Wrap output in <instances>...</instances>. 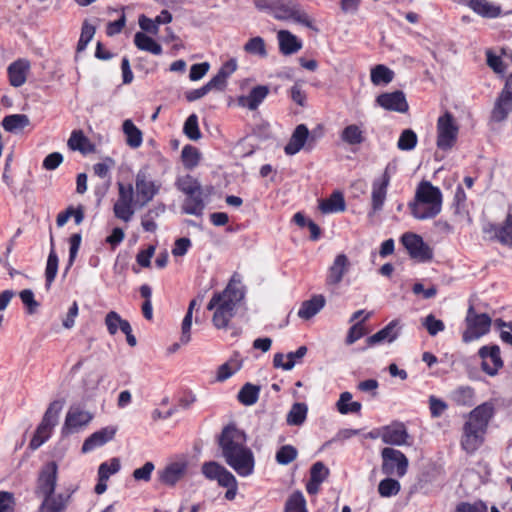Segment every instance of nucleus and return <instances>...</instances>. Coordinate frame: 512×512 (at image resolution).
<instances>
[{
    "label": "nucleus",
    "instance_id": "obj_1",
    "mask_svg": "<svg viewBox=\"0 0 512 512\" xmlns=\"http://www.w3.org/2000/svg\"><path fill=\"white\" fill-rule=\"evenodd\" d=\"M218 445L225 462L242 477L254 472L255 458L246 445L245 433L235 425H227L218 437Z\"/></svg>",
    "mask_w": 512,
    "mask_h": 512
},
{
    "label": "nucleus",
    "instance_id": "obj_2",
    "mask_svg": "<svg viewBox=\"0 0 512 512\" xmlns=\"http://www.w3.org/2000/svg\"><path fill=\"white\" fill-rule=\"evenodd\" d=\"M493 415L494 405L491 402H484L469 413L461 439V446L467 453L475 452L482 445Z\"/></svg>",
    "mask_w": 512,
    "mask_h": 512
},
{
    "label": "nucleus",
    "instance_id": "obj_3",
    "mask_svg": "<svg viewBox=\"0 0 512 512\" xmlns=\"http://www.w3.org/2000/svg\"><path fill=\"white\" fill-rule=\"evenodd\" d=\"M244 293L232 282L222 292H216L207 305V310L214 311L212 323L217 329L228 327L234 317L237 304L243 299Z\"/></svg>",
    "mask_w": 512,
    "mask_h": 512
},
{
    "label": "nucleus",
    "instance_id": "obj_4",
    "mask_svg": "<svg viewBox=\"0 0 512 512\" xmlns=\"http://www.w3.org/2000/svg\"><path fill=\"white\" fill-rule=\"evenodd\" d=\"M253 2L257 9L271 14L277 20H292L312 28L309 15L294 0H253Z\"/></svg>",
    "mask_w": 512,
    "mask_h": 512
},
{
    "label": "nucleus",
    "instance_id": "obj_5",
    "mask_svg": "<svg viewBox=\"0 0 512 512\" xmlns=\"http://www.w3.org/2000/svg\"><path fill=\"white\" fill-rule=\"evenodd\" d=\"M442 193L430 182H421L416 190L415 200L410 204L411 213L418 220L436 216L441 211Z\"/></svg>",
    "mask_w": 512,
    "mask_h": 512
},
{
    "label": "nucleus",
    "instance_id": "obj_6",
    "mask_svg": "<svg viewBox=\"0 0 512 512\" xmlns=\"http://www.w3.org/2000/svg\"><path fill=\"white\" fill-rule=\"evenodd\" d=\"M202 473L209 480H216L222 487H226L225 498L229 501L235 499L238 489V483L235 476L223 465L209 461L202 465Z\"/></svg>",
    "mask_w": 512,
    "mask_h": 512
},
{
    "label": "nucleus",
    "instance_id": "obj_7",
    "mask_svg": "<svg viewBox=\"0 0 512 512\" xmlns=\"http://www.w3.org/2000/svg\"><path fill=\"white\" fill-rule=\"evenodd\" d=\"M459 126L450 113L440 116L437 121V147L441 150H450L456 143Z\"/></svg>",
    "mask_w": 512,
    "mask_h": 512
},
{
    "label": "nucleus",
    "instance_id": "obj_8",
    "mask_svg": "<svg viewBox=\"0 0 512 512\" xmlns=\"http://www.w3.org/2000/svg\"><path fill=\"white\" fill-rule=\"evenodd\" d=\"M467 329L463 333V341L469 343L489 332L491 318L485 314H478L472 306L469 307L466 316Z\"/></svg>",
    "mask_w": 512,
    "mask_h": 512
},
{
    "label": "nucleus",
    "instance_id": "obj_9",
    "mask_svg": "<svg viewBox=\"0 0 512 512\" xmlns=\"http://www.w3.org/2000/svg\"><path fill=\"white\" fill-rule=\"evenodd\" d=\"M381 456L383 459L381 467L383 474L387 476L396 475L398 477H403L406 474L408 459L401 451L386 447L382 450Z\"/></svg>",
    "mask_w": 512,
    "mask_h": 512
},
{
    "label": "nucleus",
    "instance_id": "obj_10",
    "mask_svg": "<svg viewBox=\"0 0 512 512\" xmlns=\"http://www.w3.org/2000/svg\"><path fill=\"white\" fill-rule=\"evenodd\" d=\"M512 112V72L507 76L504 87L495 100L491 119L494 122H502Z\"/></svg>",
    "mask_w": 512,
    "mask_h": 512
},
{
    "label": "nucleus",
    "instance_id": "obj_11",
    "mask_svg": "<svg viewBox=\"0 0 512 512\" xmlns=\"http://www.w3.org/2000/svg\"><path fill=\"white\" fill-rule=\"evenodd\" d=\"M401 242L403 246L407 249L411 258L417 260L418 262H429L433 259V250L432 248L426 244L422 237L413 233H405Z\"/></svg>",
    "mask_w": 512,
    "mask_h": 512
},
{
    "label": "nucleus",
    "instance_id": "obj_12",
    "mask_svg": "<svg viewBox=\"0 0 512 512\" xmlns=\"http://www.w3.org/2000/svg\"><path fill=\"white\" fill-rule=\"evenodd\" d=\"M58 467L55 462L45 464L39 472L35 493L39 497L49 496L55 492Z\"/></svg>",
    "mask_w": 512,
    "mask_h": 512
},
{
    "label": "nucleus",
    "instance_id": "obj_13",
    "mask_svg": "<svg viewBox=\"0 0 512 512\" xmlns=\"http://www.w3.org/2000/svg\"><path fill=\"white\" fill-rule=\"evenodd\" d=\"M136 202L145 205L158 193L160 185L154 182L146 171L140 170L136 175Z\"/></svg>",
    "mask_w": 512,
    "mask_h": 512
},
{
    "label": "nucleus",
    "instance_id": "obj_14",
    "mask_svg": "<svg viewBox=\"0 0 512 512\" xmlns=\"http://www.w3.org/2000/svg\"><path fill=\"white\" fill-rule=\"evenodd\" d=\"M478 355L482 359V370L490 376H495L503 366L498 345L482 346L478 351Z\"/></svg>",
    "mask_w": 512,
    "mask_h": 512
},
{
    "label": "nucleus",
    "instance_id": "obj_15",
    "mask_svg": "<svg viewBox=\"0 0 512 512\" xmlns=\"http://www.w3.org/2000/svg\"><path fill=\"white\" fill-rule=\"evenodd\" d=\"M188 462L185 458L168 463L162 470L158 471V478L161 483L167 486H175L187 473Z\"/></svg>",
    "mask_w": 512,
    "mask_h": 512
},
{
    "label": "nucleus",
    "instance_id": "obj_16",
    "mask_svg": "<svg viewBox=\"0 0 512 512\" xmlns=\"http://www.w3.org/2000/svg\"><path fill=\"white\" fill-rule=\"evenodd\" d=\"M92 418L93 415L88 411H84L77 406L70 407L62 427V434L68 435L78 432L81 428L86 426Z\"/></svg>",
    "mask_w": 512,
    "mask_h": 512
},
{
    "label": "nucleus",
    "instance_id": "obj_17",
    "mask_svg": "<svg viewBox=\"0 0 512 512\" xmlns=\"http://www.w3.org/2000/svg\"><path fill=\"white\" fill-rule=\"evenodd\" d=\"M376 103L385 110L405 113L408 111V103L402 91L382 93L376 98Z\"/></svg>",
    "mask_w": 512,
    "mask_h": 512
},
{
    "label": "nucleus",
    "instance_id": "obj_18",
    "mask_svg": "<svg viewBox=\"0 0 512 512\" xmlns=\"http://www.w3.org/2000/svg\"><path fill=\"white\" fill-rule=\"evenodd\" d=\"M350 265V261L345 254H338L328 269L326 285L333 287L338 286L344 275L349 271Z\"/></svg>",
    "mask_w": 512,
    "mask_h": 512
},
{
    "label": "nucleus",
    "instance_id": "obj_19",
    "mask_svg": "<svg viewBox=\"0 0 512 512\" xmlns=\"http://www.w3.org/2000/svg\"><path fill=\"white\" fill-rule=\"evenodd\" d=\"M380 437L385 444L401 446L407 443L408 432L403 423H392L381 428Z\"/></svg>",
    "mask_w": 512,
    "mask_h": 512
},
{
    "label": "nucleus",
    "instance_id": "obj_20",
    "mask_svg": "<svg viewBox=\"0 0 512 512\" xmlns=\"http://www.w3.org/2000/svg\"><path fill=\"white\" fill-rule=\"evenodd\" d=\"M117 432V427L107 426L91 434L82 445V452L87 453L112 440Z\"/></svg>",
    "mask_w": 512,
    "mask_h": 512
},
{
    "label": "nucleus",
    "instance_id": "obj_21",
    "mask_svg": "<svg viewBox=\"0 0 512 512\" xmlns=\"http://www.w3.org/2000/svg\"><path fill=\"white\" fill-rule=\"evenodd\" d=\"M400 321L394 319L384 328L366 339L368 346H374L383 342L391 343L397 339L400 334Z\"/></svg>",
    "mask_w": 512,
    "mask_h": 512
},
{
    "label": "nucleus",
    "instance_id": "obj_22",
    "mask_svg": "<svg viewBox=\"0 0 512 512\" xmlns=\"http://www.w3.org/2000/svg\"><path fill=\"white\" fill-rule=\"evenodd\" d=\"M485 240L512 247V226H483Z\"/></svg>",
    "mask_w": 512,
    "mask_h": 512
},
{
    "label": "nucleus",
    "instance_id": "obj_23",
    "mask_svg": "<svg viewBox=\"0 0 512 512\" xmlns=\"http://www.w3.org/2000/svg\"><path fill=\"white\" fill-rule=\"evenodd\" d=\"M31 64L27 59H18L8 67V76L10 84L14 87H20L25 84Z\"/></svg>",
    "mask_w": 512,
    "mask_h": 512
},
{
    "label": "nucleus",
    "instance_id": "obj_24",
    "mask_svg": "<svg viewBox=\"0 0 512 512\" xmlns=\"http://www.w3.org/2000/svg\"><path fill=\"white\" fill-rule=\"evenodd\" d=\"M318 208L323 214H334L345 211L346 202L344 194L335 190L327 198L318 201Z\"/></svg>",
    "mask_w": 512,
    "mask_h": 512
},
{
    "label": "nucleus",
    "instance_id": "obj_25",
    "mask_svg": "<svg viewBox=\"0 0 512 512\" xmlns=\"http://www.w3.org/2000/svg\"><path fill=\"white\" fill-rule=\"evenodd\" d=\"M279 50L283 55H292L302 49L301 40L288 30L277 32Z\"/></svg>",
    "mask_w": 512,
    "mask_h": 512
},
{
    "label": "nucleus",
    "instance_id": "obj_26",
    "mask_svg": "<svg viewBox=\"0 0 512 512\" xmlns=\"http://www.w3.org/2000/svg\"><path fill=\"white\" fill-rule=\"evenodd\" d=\"M50 494L49 496L43 497V501L40 505V512H64L69 503L71 494Z\"/></svg>",
    "mask_w": 512,
    "mask_h": 512
},
{
    "label": "nucleus",
    "instance_id": "obj_27",
    "mask_svg": "<svg viewBox=\"0 0 512 512\" xmlns=\"http://www.w3.org/2000/svg\"><path fill=\"white\" fill-rule=\"evenodd\" d=\"M309 138V130L304 124L298 125L293 131L289 142L285 146V153L288 155H295L302 148H304Z\"/></svg>",
    "mask_w": 512,
    "mask_h": 512
},
{
    "label": "nucleus",
    "instance_id": "obj_28",
    "mask_svg": "<svg viewBox=\"0 0 512 512\" xmlns=\"http://www.w3.org/2000/svg\"><path fill=\"white\" fill-rule=\"evenodd\" d=\"M269 88L264 85L254 87L249 95L240 96L238 98V104L242 107H246L249 110H256L262 101L267 97Z\"/></svg>",
    "mask_w": 512,
    "mask_h": 512
},
{
    "label": "nucleus",
    "instance_id": "obj_29",
    "mask_svg": "<svg viewBox=\"0 0 512 512\" xmlns=\"http://www.w3.org/2000/svg\"><path fill=\"white\" fill-rule=\"evenodd\" d=\"M68 147L73 151H79L82 154L95 152V145L85 136L82 130H74L67 141Z\"/></svg>",
    "mask_w": 512,
    "mask_h": 512
},
{
    "label": "nucleus",
    "instance_id": "obj_30",
    "mask_svg": "<svg viewBox=\"0 0 512 512\" xmlns=\"http://www.w3.org/2000/svg\"><path fill=\"white\" fill-rule=\"evenodd\" d=\"M63 408V402L60 400H55L51 402L44 413L40 426L41 431H47L51 434L52 429L57 425L59 414Z\"/></svg>",
    "mask_w": 512,
    "mask_h": 512
},
{
    "label": "nucleus",
    "instance_id": "obj_31",
    "mask_svg": "<svg viewBox=\"0 0 512 512\" xmlns=\"http://www.w3.org/2000/svg\"><path fill=\"white\" fill-rule=\"evenodd\" d=\"M467 5L484 18H496L501 14V7L487 0H469Z\"/></svg>",
    "mask_w": 512,
    "mask_h": 512
},
{
    "label": "nucleus",
    "instance_id": "obj_32",
    "mask_svg": "<svg viewBox=\"0 0 512 512\" xmlns=\"http://www.w3.org/2000/svg\"><path fill=\"white\" fill-rule=\"evenodd\" d=\"M203 300V296H198L195 299H192L189 303L188 310L186 312V315L184 316V319L182 321L181 325V336H180V343L181 344H187L191 340V326H192V315L193 310L196 307H199L201 302Z\"/></svg>",
    "mask_w": 512,
    "mask_h": 512
},
{
    "label": "nucleus",
    "instance_id": "obj_33",
    "mask_svg": "<svg viewBox=\"0 0 512 512\" xmlns=\"http://www.w3.org/2000/svg\"><path fill=\"white\" fill-rule=\"evenodd\" d=\"M325 302L323 295H314L311 299L302 303L298 316L304 320L311 319L325 306Z\"/></svg>",
    "mask_w": 512,
    "mask_h": 512
},
{
    "label": "nucleus",
    "instance_id": "obj_34",
    "mask_svg": "<svg viewBox=\"0 0 512 512\" xmlns=\"http://www.w3.org/2000/svg\"><path fill=\"white\" fill-rule=\"evenodd\" d=\"M176 185L179 190L185 193L188 197L197 201L201 195V186L197 179L190 175L180 176L177 179Z\"/></svg>",
    "mask_w": 512,
    "mask_h": 512
},
{
    "label": "nucleus",
    "instance_id": "obj_35",
    "mask_svg": "<svg viewBox=\"0 0 512 512\" xmlns=\"http://www.w3.org/2000/svg\"><path fill=\"white\" fill-rule=\"evenodd\" d=\"M340 139L348 145H360L364 142V129L361 124H349L340 133Z\"/></svg>",
    "mask_w": 512,
    "mask_h": 512
},
{
    "label": "nucleus",
    "instance_id": "obj_36",
    "mask_svg": "<svg viewBox=\"0 0 512 512\" xmlns=\"http://www.w3.org/2000/svg\"><path fill=\"white\" fill-rule=\"evenodd\" d=\"M134 44L139 50L153 55H160L162 53L161 45L144 32H137L134 35Z\"/></svg>",
    "mask_w": 512,
    "mask_h": 512
},
{
    "label": "nucleus",
    "instance_id": "obj_37",
    "mask_svg": "<svg viewBox=\"0 0 512 512\" xmlns=\"http://www.w3.org/2000/svg\"><path fill=\"white\" fill-rule=\"evenodd\" d=\"M123 133L126 137V143L131 148H138L143 142L142 131L135 126L132 120L127 119L122 125Z\"/></svg>",
    "mask_w": 512,
    "mask_h": 512
},
{
    "label": "nucleus",
    "instance_id": "obj_38",
    "mask_svg": "<svg viewBox=\"0 0 512 512\" xmlns=\"http://www.w3.org/2000/svg\"><path fill=\"white\" fill-rule=\"evenodd\" d=\"M371 82L376 86L387 85L394 78V72L385 65L378 64L371 69Z\"/></svg>",
    "mask_w": 512,
    "mask_h": 512
},
{
    "label": "nucleus",
    "instance_id": "obj_39",
    "mask_svg": "<svg viewBox=\"0 0 512 512\" xmlns=\"http://www.w3.org/2000/svg\"><path fill=\"white\" fill-rule=\"evenodd\" d=\"M30 120L27 115L24 114H13L6 116L3 119V128L11 133H17L28 126Z\"/></svg>",
    "mask_w": 512,
    "mask_h": 512
},
{
    "label": "nucleus",
    "instance_id": "obj_40",
    "mask_svg": "<svg viewBox=\"0 0 512 512\" xmlns=\"http://www.w3.org/2000/svg\"><path fill=\"white\" fill-rule=\"evenodd\" d=\"M260 387L258 385H254L252 383H246L240 389L238 393V400L240 403L251 406L258 401L259 398Z\"/></svg>",
    "mask_w": 512,
    "mask_h": 512
},
{
    "label": "nucleus",
    "instance_id": "obj_41",
    "mask_svg": "<svg viewBox=\"0 0 512 512\" xmlns=\"http://www.w3.org/2000/svg\"><path fill=\"white\" fill-rule=\"evenodd\" d=\"M308 407L305 403H294L287 414L286 421L289 425L300 426L307 417Z\"/></svg>",
    "mask_w": 512,
    "mask_h": 512
},
{
    "label": "nucleus",
    "instance_id": "obj_42",
    "mask_svg": "<svg viewBox=\"0 0 512 512\" xmlns=\"http://www.w3.org/2000/svg\"><path fill=\"white\" fill-rule=\"evenodd\" d=\"M451 399L460 406H472L474 404V389L469 386H461L454 390Z\"/></svg>",
    "mask_w": 512,
    "mask_h": 512
},
{
    "label": "nucleus",
    "instance_id": "obj_43",
    "mask_svg": "<svg viewBox=\"0 0 512 512\" xmlns=\"http://www.w3.org/2000/svg\"><path fill=\"white\" fill-rule=\"evenodd\" d=\"M243 49L246 53L259 56L260 58H266L268 55L265 41L260 36L250 38L245 43Z\"/></svg>",
    "mask_w": 512,
    "mask_h": 512
},
{
    "label": "nucleus",
    "instance_id": "obj_44",
    "mask_svg": "<svg viewBox=\"0 0 512 512\" xmlns=\"http://www.w3.org/2000/svg\"><path fill=\"white\" fill-rule=\"evenodd\" d=\"M181 158L185 168L191 170L199 164L201 153L196 147L186 145L182 149Z\"/></svg>",
    "mask_w": 512,
    "mask_h": 512
},
{
    "label": "nucleus",
    "instance_id": "obj_45",
    "mask_svg": "<svg viewBox=\"0 0 512 512\" xmlns=\"http://www.w3.org/2000/svg\"><path fill=\"white\" fill-rule=\"evenodd\" d=\"M352 399V394L350 392H343L340 395V398L337 402V409L341 414H348V413H358L361 410V403L360 402H351L348 404V402Z\"/></svg>",
    "mask_w": 512,
    "mask_h": 512
},
{
    "label": "nucleus",
    "instance_id": "obj_46",
    "mask_svg": "<svg viewBox=\"0 0 512 512\" xmlns=\"http://www.w3.org/2000/svg\"><path fill=\"white\" fill-rule=\"evenodd\" d=\"M70 219H73V221L76 224H79L84 219V209L82 206H79L77 208L74 207H68L65 211L61 212L57 216V224L62 225L66 224Z\"/></svg>",
    "mask_w": 512,
    "mask_h": 512
},
{
    "label": "nucleus",
    "instance_id": "obj_47",
    "mask_svg": "<svg viewBox=\"0 0 512 512\" xmlns=\"http://www.w3.org/2000/svg\"><path fill=\"white\" fill-rule=\"evenodd\" d=\"M298 455L297 449L292 445H283L276 452L275 459L280 465H288L293 462Z\"/></svg>",
    "mask_w": 512,
    "mask_h": 512
},
{
    "label": "nucleus",
    "instance_id": "obj_48",
    "mask_svg": "<svg viewBox=\"0 0 512 512\" xmlns=\"http://www.w3.org/2000/svg\"><path fill=\"white\" fill-rule=\"evenodd\" d=\"M58 271V256L55 252V250L52 248L48 259H47V265L45 270V277H46V288L49 289L52 282L54 281L56 274Z\"/></svg>",
    "mask_w": 512,
    "mask_h": 512
},
{
    "label": "nucleus",
    "instance_id": "obj_49",
    "mask_svg": "<svg viewBox=\"0 0 512 512\" xmlns=\"http://www.w3.org/2000/svg\"><path fill=\"white\" fill-rule=\"evenodd\" d=\"M485 55L488 67L491 68L495 74L504 75L507 69V64L503 59L490 49L485 52Z\"/></svg>",
    "mask_w": 512,
    "mask_h": 512
},
{
    "label": "nucleus",
    "instance_id": "obj_50",
    "mask_svg": "<svg viewBox=\"0 0 512 512\" xmlns=\"http://www.w3.org/2000/svg\"><path fill=\"white\" fill-rule=\"evenodd\" d=\"M400 483L393 478H385L378 485V492L382 497L395 496L400 491Z\"/></svg>",
    "mask_w": 512,
    "mask_h": 512
},
{
    "label": "nucleus",
    "instance_id": "obj_51",
    "mask_svg": "<svg viewBox=\"0 0 512 512\" xmlns=\"http://www.w3.org/2000/svg\"><path fill=\"white\" fill-rule=\"evenodd\" d=\"M285 512H307L306 501L301 492H295L288 498Z\"/></svg>",
    "mask_w": 512,
    "mask_h": 512
},
{
    "label": "nucleus",
    "instance_id": "obj_52",
    "mask_svg": "<svg viewBox=\"0 0 512 512\" xmlns=\"http://www.w3.org/2000/svg\"><path fill=\"white\" fill-rule=\"evenodd\" d=\"M241 368V361L237 359H230L228 362L222 364L218 368L217 380L222 382L231 377L236 371Z\"/></svg>",
    "mask_w": 512,
    "mask_h": 512
},
{
    "label": "nucleus",
    "instance_id": "obj_53",
    "mask_svg": "<svg viewBox=\"0 0 512 512\" xmlns=\"http://www.w3.org/2000/svg\"><path fill=\"white\" fill-rule=\"evenodd\" d=\"M417 144V135L411 129H405L397 142L398 149L402 151H409L415 148Z\"/></svg>",
    "mask_w": 512,
    "mask_h": 512
},
{
    "label": "nucleus",
    "instance_id": "obj_54",
    "mask_svg": "<svg viewBox=\"0 0 512 512\" xmlns=\"http://www.w3.org/2000/svg\"><path fill=\"white\" fill-rule=\"evenodd\" d=\"M184 134L191 140L197 141L201 138V132L198 127V118L195 114L190 115L183 127Z\"/></svg>",
    "mask_w": 512,
    "mask_h": 512
},
{
    "label": "nucleus",
    "instance_id": "obj_55",
    "mask_svg": "<svg viewBox=\"0 0 512 512\" xmlns=\"http://www.w3.org/2000/svg\"><path fill=\"white\" fill-rule=\"evenodd\" d=\"M387 187L379 182H374L372 188V205L375 210L380 209L386 199Z\"/></svg>",
    "mask_w": 512,
    "mask_h": 512
},
{
    "label": "nucleus",
    "instance_id": "obj_56",
    "mask_svg": "<svg viewBox=\"0 0 512 512\" xmlns=\"http://www.w3.org/2000/svg\"><path fill=\"white\" fill-rule=\"evenodd\" d=\"M120 461L118 458H112L110 462H103L98 468V476L102 479H109V477L120 470Z\"/></svg>",
    "mask_w": 512,
    "mask_h": 512
},
{
    "label": "nucleus",
    "instance_id": "obj_57",
    "mask_svg": "<svg viewBox=\"0 0 512 512\" xmlns=\"http://www.w3.org/2000/svg\"><path fill=\"white\" fill-rule=\"evenodd\" d=\"M423 326L427 329L429 335L431 336H435L445 329L443 321L436 319L432 314H429L424 318Z\"/></svg>",
    "mask_w": 512,
    "mask_h": 512
},
{
    "label": "nucleus",
    "instance_id": "obj_58",
    "mask_svg": "<svg viewBox=\"0 0 512 512\" xmlns=\"http://www.w3.org/2000/svg\"><path fill=\"white\" fill-rule=\"evenodd\" d=\"M114 212L118 219L128 222L133 214L132 203L117 201Z\"/></svg>",
    "mask_w": 512,
    "mask_h": 512
},
{
    "label": "nucleus",
    "instance_id": "obj_59",
    "mask_svg": "<svg viewBox=\"0 0 512 512\" xmlns=\"http://www.w3.org/2000/svg\"><path fill=\"white\" fill-rule=\"evenodd\" d=\"M154 469V464L151 461H148L142 467L135 469L132 476L136 481L148 482L151 479Z\"/></svg>",
    "mask_w": 512,
    "mask_h": 512
},
{
    "label": "nucleus",
    "instance_id": "obj_60",
    "mask_svg": "<svg viewBox=\"0 0 512 512\" xmlns=\"http://www.w3.org/2000/svg\"><path fill=\"white\" fill-rule=\"evenodd\" d=\"M329 475V469L320 461L314 463L310 469V479L322 483Z\"/></svg>",
    "mask_w": 512,
    "mask_h": 512
},
{
    "label": "nucleus",
    "instance_id": "obj_61",
    "mask_svg": "<svg viewBox=\"0 0 512 512\" xmlns=\"http://www.w3.org/2000/svg\"><path fill=\"white\" fill-rule=\"evenodd\" d=\"M21 301L27 307L28 313L33 314L39 307V303L34 299V293L30 289H24L19 293Z\"/></svg>",
    "mask_w": 512,
    "mask_h": 512
},
{
    "label": "nucleus",
    "instance_id": "obj_62",
    "mask_svg": "<svg viewBox=\"0 0 512 512\" xmlns=\"http://www.w3.org/2000/svg\"><path fill=\"white\" fill-rule=\"evenodd\" d=\"M121 320L122 318L117 312L110 311L107 313L105 317V324L109 334L115 335L117 333L121 324Z\"/></svg>",
    "mask_w": 512,
    "mask_h": 512
},
{
    "label": "nucleus",
    "instance_id": "obj_63",
    "mask_svg": "<svg viewBox=\"0 0 512 512\" xmlns=\"http://www.w3.org/2000/svg\"><path fill=\"white\" fill-rule=\"evenodd\" d=\"M15 498L13 493L0 491V512H14Z\"/></svg>",
    "mask_w": 512,
    "mask_h": 512
},
{
    "label": "nucleus",
    "instance_id": "obj_64",
    "mask_svg": "<svg viewBox=\"0 0 512 512\" xmlns=\"http://www.w3.org/2000/svg\"><path fill=\"white\" fill-rule=\"evenodd\" d=\"M456 512H487V506L481 501L475 503L462 502L457 505Z\"/></svg>",
    "mask_w": 512,
    "mask_h": 512
}]
</instances>
